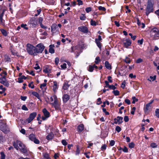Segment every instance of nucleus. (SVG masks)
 Listing matches in <instances>:
<instances>
[{
    "label": "nucleus",
    "mask_w": 159,
    "mask_h": 159,
    "mask_svg": "<svg viewBox=\"0 0 159 159\" xmlns=\"http://www.w3.org/2000/svg\"><path fill=\"white\" fill-rule=\"evenodd\" d=\"M2 76L0 77V83L3 84L4 86L8 87L9 85V81L6 79V76L7 75V72L4 70L0 74Z\"/></svg>",
    "instance_id": "2"
},
{
    "label": "nucleus",
    "mask_w": 159,
    "mask_h": 159,
    "mask_svg": "<svg viewBox=\"0 0 159 159\" xmlns=\"http://www.w3.org/2000/svg\"><path fill=\"white\" fill-rule=\"evenodd\" d=\"M54 135L52 132H51L46 137V139L50 141L54 138Z\"/></svg>",
    "instance_id": "20"
},
{
    "label": "nucleus",
    "mask_w": 159,
    "mask_h": 159,
    "mask_svg": "<svg viewBox=\"0 0 159 159\" xmlns=\"http://www.w3.org/2000/svg\"><path fill=\"white\" fill-rule=\"evenodd\" d=\"M117 120L116 121H114V123L115 124H117L118 123L119 125H120L123 122V118L122 117L117 116Z\"/></svg>",
    "instance_id": "19"
},
{
    "label": "nucleus",
    "mask_w": 159,
    "mask_h": 159,
    "mask_svg": "<svg viewBox=\"0 0 159 159\" xmlns=\"http://www.w3.org/2000/svg\"><path fill=\"white\" fill-rule=\"evenodd\" d=\"M121 128L120 126H117L115 128V130L116 131H117V132L119 133L121 131Z\"/></svg>",
    "instance_id": "49"
},
{
    "label": "nucleus",
    "mask_w": 159,
    "mask_h": 159,
    "mask_svg": "<svg viewBox=\"0 0 159 159\" xmlns=\"http://www.w3.org/2000/svg\"><path fill=\"white\" fill-rule=\"evenodd\" d=\"M143 61V60L141 58H139L137 59L136 61V63H140Z\"/></svg>",
    "instance_id": "51"
},
{
    "label": "nucleus",
    "mask_w": 159,
    "mask_h": 159,
    "mask_svg": "<svg viewBox=\"0 0 159 159\" xmlns=\"http://www.w3.org/2000/svg\"><path fill=\"white\" fill-rule=\"evenodd\" d=\"M22 109L23 110L25 111H28V109L25 105H23L21 107Z\"/></svg>",
    "instance_id": "61"
},
{
    "label": "nucleus",
    "mask_w": 159,
    "mask_h": 159,
    "mask_svg": "<svg viewBox=\"0 0 159 159\" xmlns=\"http://www.w3.org/2000/svg\"><path fill=\"white\" fill-rule=\"evenodd\" d=\"M98 9L100 11H105L106 10V8L104 7H102L101 6H100L98 7Z\"/></svg>",
    "instance_id": "45"
},
{
    "label": "nucleus",
    "mask_w": 159,
    "mask_h": 159,
    "mask_svg": "<svg viewBox=\"0 0 159 159\" xmlns=\"http://www.w3.org/2000/svg\"><path fill=\"white\" fill-rule=\"evenodd\" d=\"M13 146L17 150L19 149L20 151L23 153L26 154L27 153V148L26 146L20 141L16 140L12 143Z\"/></svg>",
    "instance_id": "1"
},
{
    "label": "nucleus",
    "mask_w": 159,
    "mask_h": 159,
    "mask_svg": "<svg viewBox=\"0 0 159 159\" xmlns=\"http://www.w3.org/2000/svg\"><path fill=\"white\" fill-rule=\"evenodd\" d=\"M43 114V116L41 117L43 120H47L51 116L50 113L47 110L46 108H44L42 111Z\"/></svg>",
    "instance_id": "8"
},
{
    "label": "nucleus",
    "mask_w": 159,
    "mask_h": 159,
    "mask_svg": "<svg viewBox=\"0 0 159 159\" xmlns=\"http://www.w3.org/2000/svg\"><path fill=\"white\" fill-rule=\"evenodd\" d=\"M37 115L36 112H33L30 113L29 117L26 120V121L28 123H30L36 117Z\"/></svg>",
    "instance_id": "12"
},
{
    "label": "nucleus",
    "mask_w": 159,
    "mask_h": 159,
    "mask_svg": "<svg viewBox=\"0 0 159 159\" xmlns=\"http://www.w3.org/2000/svg\"><path fill=\"white\" fill-rule=\"evenodd\" d=\"M33 82H31L28 84V86L30 88H31V89H34V85L33 84Z\"/></svg>",
    "instance_id": "46"
},
{
    "label": "nucleus",
    "mask_w": 159,
    "mask_h": 159,
    "mask_svg": "<svg viewBox=\"0 0 159 159\" xmlns=\"http://www.w3.org/2000/svg\"><path fill=\"white\" fill-rule=\"evenodd\" d=\"M29 139L36 144H39L40 143L39 141L36 138L35 135L33 134H30L29 136Z\"/></svg>",
    "instance_id": "13"
},
{
    "label": "nucleus",
    "mask_w": 159,
    "mask_h": 159,
    "mask_svg": "<svg viewBox=\"0 0 159 159\" xmlns=\"http://www.w3.org/2000/svg\"><path fill=\"white\" fill-rule=\"evenodd\" d=\"M35 48H36V51L37 54L38 53H42L44 49L45 48V47L42 43H39L37 45Z\"/></svg>",
    "instance_id": "9"
},
{
    "label": "nucleus",
    "mask_w": 159,
    "mask_h": 159,
    "mask_svg": "<svg viewBox=\"0 0 159 159\" xmlns=\"http://www.w3.org/2000/svg\"><path fill=\"white\" fill-rule=\"evenodd\" d=\"M59 61V59L58 57H56L55 59V63L56 65L57 66Z\"/></svg>",
    "instance_id": "48"
},
{
    "label": "nucleus",
    "mask_w": 159,
    "mask_h": 159,
    "mask_svg": "<svg viewBox=\"0 0 159 159\" xmlns=\"http://www.w3.org/2000/svg\"><path fill=\"white\" fill-rule=\"evenodd\" d=\"M92 11V8L91 7H87L85 9V11L87 13H89Z\"/></svg>",
    "instance_id": "54"
},
{
    "label": "nucleus",
    "mask_w": 159,
    "mask_h": 159,
    "mask_svg": "<svg viewBox=\"0 0 159 159\" xmlns=\"http://www.w3.org/2000/svg\"><path fill=\"white\" fill-rule=\"evenodd\" d=\"M70 86V85L68 84V82L66 81L64 82L63 86H62V89L64 90H67L69 87Z\"/></svg>",
    "instance_id": "21"
},
{
    "label": "nucleus",
    "mask_w": 159,
    "mask_h": 159,
    "mask_svg": "<svg viewBox=\"0 0 159 159\" xmlns=\"http://www.w3.org/2000/svg\"><path fill=\"white\" fill-rule=\"evenodd\" d=\"M132 99H133L132 103L133 104H134L135 102H138V99L136 98L135 96L132 97Z\"/></svg>",
    "instance_id": "43"
},
{
    "label": "nucleus",
    "mask_w": 159,
    "mask_h": 159,
    "mask_svg": "<svg viewBox=\"0 0 159 159\" xmlns=\"http://www.w3.org/2000/svg\"><path fill=\"white\" fill-rule=\"evenodd\" d=\"M95 42L97 46L99 49H101L102 48V43L100 42V41H98L97 38H96L95 39Z\"/></svg>",
    "instance_id": "25"
},
{
    "label": "nucleus",
    "mask_w": 159,
    "mask_h": 159,
    "mask_svg": "<svg viewBox=\"0 0 159 159\" xmlns=\"http://www.w3.org/2000/svg\"><path fill=\"white\" fill-rule=\"evenodd\" d=\"M100 61H101V60L100 59V57L98 56L97 57L95 58V63L96 64H97Z\"/></svg>",
    "instance_id": "32"
},
{
    "label": "nucleus",
    "mask_w": 159,
    "mask_h": 159,
    "mask_svg": "<svg viewBox=\"0 0 159 159\" xmlns=\"http://www.w3.org/2000/svg\"><path fill=\"white\" fill-rule=\"evenodd\" d=\"M115 141L114 140H111L110 142V145L111 146H112L114 145Z\"/></svg>",
    "instance_id": "64"
},
{
    "label": "nucleus",
    "mask_w": 159,
    "mask_h": 159,
    "mask_svg": "<svg viewBox=\"0 0 159 159\" xmlns=\"http://www.w3.org/2000/svg\"><path fill=\"white\" fill-rule=\"evenodd\" d=\"M126 82L125 80H124L123 82L122 83L121 85V87L123 89H124L125 87Z\"/></svg>",
    "instance_id": "57"
},
{
    "label": "nucleus",
    "mask_w": 159,
    "mask_h": 159,
    "mask_svg": "<svg viewBox=\"0 0 159 159\" xmlns=\"http://www.w3.org/2000/svg\"><path fill=\"white\" fill-rule=\"evenodd\" d=\"M61 143L64 146H66L67 144V142L65 139H63L61 140Z\"/></svg>",
    "instance_id": "50"
},
{
    "label": "nucleus",
    "mask_w": 159,
    "mask_h": 159,
    "mask_svg": "<svg viewBox=\"0 0 159 159\" xmlns=\"http://www.w3.org/2000/svg\"><path fill=\"white\" fill-rule=\"evenodd\" d=\"M84 129V125L83 124H80L78 125L77 130L79 133H80Z\"/></svg>",
    "instance_id": "15"
},
{
    "label": "nucleus",
    "mask_w": 159,
    "mask_h": 159,
    "mask_svg": "<svg viewBox=\"0 0 159 159\" xmlns=\"http://www.w3.org/2000/svg\"><path fill=\"white\" fill-rule=\"evenodd\" d=\"M86 17L85 16V14H81L80 16V19L81 20H84L86 19Z\"/></svg>",
    "instance_id": "41"
},
{
    "label": "nucleus",
    "mask_w": 159,
    "mask_h": 159,
    "mask_svg": "<svg viewBox=\"0 0 159 159\" xmlns=\"http://www.w3.org/2000/svg\"><path fill=\"white\" fill-rule=\"evenodd\" d=\"M0 125V130L5 134H7L10 131L9 128L6 123H1Z\"/></svg>",
    "instance_id": "7"
},
{
    "label": "nucleus",
    "mask_w": 159,
    "mask_h": 159,
    "mask_svg": "<svg viewBox=\"0 0 159 159\" xmlns=\"http://www.w3.org/2000/svg\"><path fill=\"white\" fill-rule=\"evenodd\" d=\"M53 98L54 99V102L51 104L54 107L56 110H60L61 108L60 104L58 103V100L57 96L56 95H53Z\"/></svg>",
    "instance_id": "6"
},
{
    "label": "nucleus",
    "mask_w": 159,
    "mask_h": 159,
    "mask_svg": "<svg viewBox=\"0 0 159 159\" xmlns=\"http://www.w3.org/2000/svg\"><path fill=\"white\" fill-rule=\"evenodd\" d=\"M105 85L104 86V88H107L108 87L109 85V82L107 81V80H106V81H105Z\"/></svg>",
    "instance_id": "59"
},
{
    "label": "nucleus",
    "mask_w": 159,
    "mask_h": 159,
    "mask_svg": "<svg viewBox=\"0 0 159 159\" xmlns=\"http://www.w3.org/2000/svg\"><path fill=\"white\" fill-rule=\"evenodd\" d=\"M26 49L27 53L32 56L37 55L35 47L30 43H27L26 45Z\"/></svg>",
    "instance_id": "3"
},
{
    "label": "nucleus",
    "mask_w": 159,
    "mask_h": 159,
    "mask_svg": "<svg viewBox=\"0 0 159 159\" xmlns=\"http://www.w3.org/2000/svg\"><path fill=\"white\" fill-rule=\"evenodd\" d=\"M11 52L12 55L14 56H18V53L14 49H11Z\"/></svg>",
    "instance_id": "29"
},
{
    "label": "nucleus",
    "mask_w": 159,
    "mask_h": 159,
    "mask_svg": "<svg viewBox=\"0 0 159 159\" xmlns=\"http://www.w3.org/2000/svg\"><path fill=\"white\" fill-rule=\"evenodd\" d=\"M97 101L96 104L98 105H99L102 103V102L101 101V98H98L97 99Z\"/></svg>",
    "instance_id": "38"
},
{
    "label": "nucleus",
    "mask_w": 159,
    "mask_h": 159,
    "mask_svg": "<svg viewBox=\"0 0 159 159\" xmlns=\"http://www.w3.org/2000/svg\"><path fill=\"white\" fill-rule=\"evenodd\" d=\"M107 88H108L110 89H113V90H114L116 89V88L115 87V86H114L113 85H109Z\"/></svg>",
    "instance_id": "37"
},
{
    "label": "nucleus",
    "mask_w": 159,
    "mask_h": 159,
    "mask_svg": "<svg viewBox=\"0 0 159 159\" xmlns=\"http://www.w3.org/2000/svg\"><path fill=\"white\" fill-rule=\"evenodd\" d=\"M155 116L158 118H159V109H156L155 111Z\"/></svg>",
    "instance_id": "39"
},
{
    "label": "nucleus",
    "mask_w": 159,
    "mask_h": 159,
    "mask_svg": "<svg viewBox=\"0 0 159 159\" xmlns=\"http://www.w3.org/2000/svg\"><path fill=\"white\" fill-rule=\"evenodd\" d=\"M150 107V105L148 103H147L145 105V107L143 108L144 111L145 113H146L148 111Z\"/></svg>",
    "instance_id": "26"
},
{
    "label": "nucleus",
    "mask_w": 159,
    "mask_h": 159,
    "mask_svg": "<svg viewBox=\"0 0 159 159\" xmlns=\"http://www.w3.org/2000/svg\"><path fill=\"white\" fill-rule=\"evenodd\" d=\"M94 69L93 66L89 65V68L88 69V70L89 72H92L93 71Z\"/></svg>",
    "instance_id": "33"
},
{
    "label": "nucleus",
    "mask_w": 159,
    "mask_h": 159,
    "mask_svg": "<svg viewBox=\"0 0 159 159\" xmlns=\"http://www.w3.org/2000/svg\"><path fill=\"white\" fill-rule=\"evenodd\" d=\"M78 29L79 30L84 33H87L89 32L88 28L85 26H81L78 27Z\"/></svg>",
    "instance_id": "14"
},
{
    "label": "nucleus",
    "mask_w": 159,
    "mask_h": 159,
    "mask_svg": "<svg viewBox=\"0 0 159 159\" xmlns=\"http://www.w3.org/2000/svg\"><path fill=\"white\" fill-rule=\"evenodd\" d=\"M43 21V18L42 17H39V23L40 25L42 24V22Z\"/></svg>",
    "instance_id": "62"
},
{
    "label": "nucleus",
    "mask_w": 159,
    "mask_h": 159,
    "mask_svg": "<svg viewBox=\"0 0 159 159\" xmlns=\"http://www.w3.org/2000/svg\"><path fill=\"white\" fill-rule=\"evenodd\" d=\"M27 25L26 24H22L20 25V27H21L24 28L25 30H28V28L27 27Z\"/></svg>",
    "instance_id": "42"
},
{
    "label": "nucleus",
    "mask_w": 159,
    "mask_h": 159,
    "mask_svg": "<svg viewBox=\"0 0 159 159\" xmlns=\"http://www.w3.org/2000/svg\"><path fill=\"white\" fill-rule=\"evenodd\" d=\"M77 2H78L77 4L79 6L82 5L83 4V2L81 0H77Z\"/></svg>",
    "instance_id": "60"
},
{
    "label": "nucleus",
    "mask_w": 159,
    "mask_h": 159,
    "mask_svg": "<svg viewBox=\"0 0 159 159\" xmlns=\"http://www.w3.org/2000/svg\"><path fill=\"white\" fill-rule=\"evenodd\" d=\"M151 146L152 148H156L157 147V145L155 143H152L151 144Z\"/></svg>",
    "instance_id": "55"
},
{
    "label": "nucleus",
    "mask_w": 159,
    "mask_h": 159,
    "mask_svg": "<svg viewBox=\"0 0 159 159\" xmlns=\"http://www.w3.org/2000/svg\"><path fill=\"white\" fill-rule=\"evenodd\" d=\"M150 36L154 40L159 39V30L156 27H154L150 30Z\"/></svg>",
    "instance_id": "4"
},
{
    "label": "nucleus",
    "mask_w": 159,
    "mask_h": 159,
    "mask_svg": "<svg viewBox=\"0 0 159 159\" xmlns=\"http://www.w3.org/2000/svg\"><path fill=\"white\" fill-rule=\"evenodd\" d=\"M43 71L45 73L47 74L51 72V70L48 69V66L43 69Z\"/></svg>",
    "instance_id": "27"
},
{
    "label": "nucleus",
    "mask_w": 159,
    "mask_h": 159,
    "mask_svg": "<svg viewBox=\"0 0 159 159\" xmlns=\"http://www.w3.org/2000/svg\"><path fill=\"white\" fill-rule=\"evenodd\" d=\"M46 85L47 84L46 83H43L42 84H41L40 85V88L42 89H43V87H45L46 86Z\"/></svg>",
    "instance_id": "63"
},
{
    "label": "nucleus",
    "mask_w": 159,
    "mask_h": 159,
    "mask_svg": "<svg viewBox=\"0 0 159 159\" xmlns=\"http://www.w3.org/2000/svg\"><path fill=\"white\" fill-rule=\"evenodd\" d=\"M32 94L37 98L39 99H40L39 94L37 92L33 91L32 93Z\"/></svg>",
    "instance_id": "28"
},
{
    "label": "nucleus",
    "mask_w": 159,
    "mask_h": 159,
    "mask_svg": "<svg viewBox=\"0 0 159 159\" xmlns=\"http://www.w3.org/2000/svg\"><path fill=\"white\" fill-rule=\"evenodd\" d=\"M76 151L75 155H79L80 152V146L79 145H77L76 146Z\"/></svg>",
    "instance_id": "30"
},
{
    "label": "nucleus",
    "mask_w": 159,
    "mask_h": 159,
    "mask_svg": "<svg viewBox=\"0 0 159 159\" xmlns=\"http://www.w3.org/2000/svg\"><path fill=\"white\" fill-rule=\"evenodd\" d=\"M107 148V146L105 144H103L101 147V150L102 151L105 150Z\"/></svg>",
    "instance_id": "53"
},
{
    "label": "nucleus",
    "mask_w": 159,
    "mask_h": 159,
    "mask_svg": "<svg viewBox=\"0 0 159 159\" xmlns=\"http://www.w3.org/2000/svg\"><path fill=\"white\" fill-rule=\"evenodd\" d=\"M62 99L63 102L66 103L70 99V96L67 94H65L63 95Z\"/></svg>",
    "instance_id": "16"
},
{
    "label": "nucleus",
    "mask_w": 159,
    "mask_h": 159,
    "mask_svg": "<svg viewBox=\"0 0 159 159\" xmlns=\"http://www.w3.org/2000/svg\"><path fill=\"white\" fill-rule=\"evenodd\" d=\"M0 154L1 155V159H5L6 155L3 152H1Z\"/></svg>",
    "instance_id": "40"
},
{
    "label": "nucleus",
    "mask_w": 159,
    "mask_h": 159,
    "mask_svg": "<svg viewBox=\"0 0 159 159\" xmlns=\"http://www.w3.org/2000/svg\"><path fill=\"white\" fill-rule=\"evenodd\" d=\"M43 157L45 159H49L50 158L49 154L47 153H45L44 154Z\"/></svg>",
    "instance_id": "47"
},
{
    "label": "nucleus",
    "mask_w": 159,
    "mask_h": 159,
    "mask_svg": "<svg viewBox=\"0 0 159 159\" xmlns=\"http://www.w3.org/2000/svg\"><path fill=\"white\" fill-rule=\"evenodd\" d=\"M132 60H131L129 57H126L124 61L127 64L131 62Z\"/></svg>",
    "instance_id": "31"
},
{
    "label": "nucleus",
    "mask_w": 159,
    "mask_h": 159,
    "mask_svg": "<svg viewBox=\"0 0 159 159\" xmlns=\"http://www.w3.org/2000/svg\"><path fill=\"white\" fill-rule=\"evenodd\" d=\"M128 146L131 148H133L135 146V144L133 142H131L129 143Z\"/></svg>",
    "instance_id": "36"
},
{
    "label": "nucleus",
    "mask_w": 159,
    "mask_h": 159,
    "mask_svg": "<svg viewBox=\"0 0 159 159\" xmlns=\"http://www.w3.org/2000/svg\"><path fill=\"white\" fill-rule=\"evenodd\" d=\"M5 61L7 62H10L11 61V59L10 57L8 56H6L5 57Z\"/></svg>",
    "instance_id": "35"
},
{
    "label": "nucleus",
    "mask_w": 159,
    "mask_h": 159,
    "mask_svg": "<svg viewBox=\"0 0 159 159\" xmlns=\"http://www.w3.org/2000/svg\"><path fill=\"white\" fill-rule=\"evenodd\" d=\"M105 66L108 70H111L112 67L111 65L107 61H106L105 63Z\"/></svg>",
    "instance_id": "23"
},
{
    "label": "nucleus",
    "mask_w": 159,
    "mask_h": 159,
    "mask_svg": "<svg viewBox=\"0 0 159 159\" xmlns=\"http://www.w3.org/2000/svg\"><path fill=\"white\" fill-rule=\"evenodd\" d=\"M143 39H139L138 40L137 43L139 45H142L143 43Z\"/></svg>",
    "instance_id": "52"
},
{
    "label": "nucleus",
    "mask_w": 159,
    "mask_h": 159,
    "mask_svg": "<svg viewBox=\"0 0 159 159\" xmlns=\"http://www.w3.org/2000/svg\"><path fill=\"white\" fill-rule=\"evenodd\" d=\"M122 41L123 46L126 48H128L129 46H131L132 43L131 40L129 38L123 39Z\"/></svg>",
    "instance_id": "11"
},
{
    "label": "nucleus",
    "mask_w": 159,
    "mask_h": 159,
    "mask_svg": "<svg viewBox=\"0 0 159 159\" xmlns=\"http://www.w3.org/2000/svg\"><path fill=\"white\" fill-rule=\"evenodd\" d=\"M51 31L53 32H55L56 31H58V26L56 24H53L51 26Z\"/></svg>",
    "instance_id": "17"
},
{
    "label": "nucleus",
    "mask_w": 159,
    "mask_h": 159,
    "mask_svg": "<svg viewBox=\"0 0 159 159\" xmlns=\"http://www.w3.org/2000/svg\"><path fill=\"white\" fill-rule=\"evenodd\" d=\"M53 85L52 86V90L54 93H55L57 91V90L59 88V85L57 84V82L56 81H53Z\"/></svg>",
    "instance_id": "18"
},
{
    "label": "nucleus",
    "mask_w": 159,
    "mask_h": 159,
    "mask_svg": "<svg viewBox=\"0 0 159 159\" xmlns=\"http://www.w3.org/2000/svg\"><path fill=\"white\" fill-rule=\"evenodd\" d=\"M90 24L91 25L95 26L97 25L96 22L94 20H93L92 19L90 21Z\"/></svg>",
    "instance_id": "44"
},
{
    "label": "nucleus",
    "mask_w": 159,
    "mask_h": 159,
    "mask_svg": "<svg viewBox=\"0 0 159 159\" xmlns=\"http://www.w3.org/2000/svg\"><path fill=\"white\" fill-rule=\"evenodd\" d=\"M113 93L115 96H118L120 94V92L118 90H114L112 91Z\"/></svg>",
    "instance_id": "34"
},
{
    "label": "nucleus",
    "mask_w": 159,
    "mask_h": 159,
    "mask_svg": "<svg viewBox=\"0 0 159 159\" xmlns=\"http://www.w3.org/2000/svg\"><path fill=\"white\" fill-rule=\"evenodd\" d=\"M55 47L54 44H51L49 46V52L51 54H53L55 52V50L53 48Z\"/></svg>",
    "instance_id": "22"
},
{
    "label": "nucleus",
    "mask_w": 159,
    "mask_h": 159,
    "mask_svg": "<svg viewBox=\"0 0 159 159\" xmlns=\"http://www.w3.org/2000/svg\"><path fill=\"white\" fill-rule=\"evenodd\" d=\"M152 0H148L147 5L146 9L145 14L148 16L149 14L153 11V4L152 2Z\"/></svg>",
    "instance_id": "5"
},
{
    "label": "nucleus",
    "mask_w": 159,
    "mask_h": 159,
    "mask_svg": "<svg viewBox=\"0 0 159 159\" xmlns=\"http://www.w3.org/2000/svg\"><path fill=\"white\" fill-rule=\"evenodd\" d=\"M28 24L30 27H34L37 25V20L34 17L31 18L30 20L28 22Z\"/></svg>",
    "instance_id": "10"
},
{
    "label": "nucleus",
    "mask_w": 159,
    "mask_h": 159,
    "mask_svg": "<svg viewBox=\"0 0 159 159\" xmlns=\"http://www.w3.org/2000/svg\"><path fill=\"white\" fill-rule=\"evenodd\" d=\"M59 154L58 153H55L53 156L55 159H57L59 158Z\"/></svg>",
    "instance_id": "58"
},
{
    "label": "nucleus",
    "mask_w": 159,
    "mask_h": 159,
    "mask_svg": "<svg viewBox=\"0 0 159 159\" xmlns=\"http://www.w3.org/2000/svg\"><path fill=\"white\" fill-rule=\"evenodd\" d=\"M0 31L4 36L6 37L7 36L8 33L7 32L6 30L2 29H0Z\"/></svg>",
    "instance_id": "24"
},
{
    "label": "nucleus",
    "mask_w": 159,
    "mask_h": 159,
    "mask_svg": "<svg viewBox=\"0 0 159 159\" xmlns=\"http://www.w3.org/2000/svg\"><path fill=\"white\" fill-rule=\"evenodd\" d=\"M122 151L124 152H128V148L125 146H124V148H122Z\"/></svg>",
    "instance_id": "56"
}]
</instances>
